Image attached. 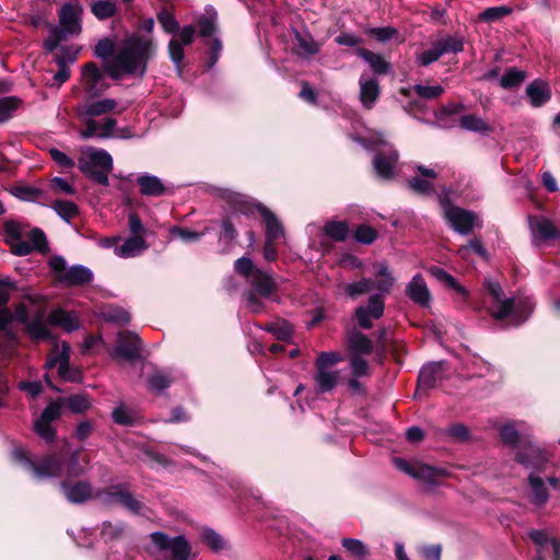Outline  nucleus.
Returning <instances> with one entry per match:
<instances>
[{
	"instance_id": "obj_1",
	"label": "nucleus",
	"mask_w": 560,
	"mask_h": 560,
	"mask_svg": "<svg viewBox=\"0 0 560 560\" xmlns=\"http://www.w3.org/2000/svg\"><path fill=\"white\" fill-rule=\"evenodd\" d=\"M80 453L81 450L72 452L68 462L60 455L52 454L36 463L31 459L25 448L15 447L12 452V457L16 463L30 470L36 479L52 478L63 475L77 478L85 472V468L80 464Z\"/></svg>"
},
{
	"instance_id": "obj_2",
	"label": "nucleus",
	"mask_w": 560,
	"mask_h": 560,
	"mask_svg": "<svg viewBox=\"0 0 560 560\" xmlns=\"http://www.w3.org/2000/svg\"><path fill=\"white\" fill-rule=\"evenodd\" d=\"M485 291L491 298L489 312L498 320L509 316L516 319V325L527 319L533 310L529 299H503V291L498 282L488 280L483 284Z\"/></svg>"
},
{
	"instance_id": "obj_3",
	"label": "nucleus",
	"mask_w": 560,
	"mask_h": 560,
	"mask_svg": "<svg viewBox=\"0 0 560 560\" xmlns=\"http://www.w3.org/2000/svg\"><path fill=\"white\" fill-rule=\"evenodd\" d=\"M485 291L491 298L489 312L498 320L509 316L516 319V325L527 319L533 310L529 299H503V291L498 282L488 280L483 284Z\"/></svg>"
},
{
	"instance_id": "obj_4",
	"label": "nucleus",
	"mask_w": 560,
	"mask_h": 560,
	"mask_svg": "<svg viewBox=\"0 0 560 560\" xmlns=\"http://www.w3.org/2000/svg\"><path fill=\"white\" fill-rule=\"evenodd\" d=\"M221 197L234 213L249 215L257 210L266 222V240L268 242H276L283 237L284 231L281 222L264 205L256 203L247 196L231 190H224Z\"/></svg>"
},
{
	"instance_id": "obj_5",
	"label": "nucleus",
	"mask_w": 560,
	"mask_h": 560,
	"mask_svg": "<svg viewBox=\"0 0 560 560\" xmlns=\"http://www.w3.org/2000/svg\"><path fill=\"white\" fill-rule=\"evenodd\" d=\"M80 7L66 3L59 11V26H55L49 31L48 37L44 40V48L48 52H54L61 42L69 37L78 36L82 31Z\"/></svg>"
},
{
	"instance_id": "obj_6",
	"label": "nucleus",
	"mask_w": 560,
	"mask_h": 560,
	"mask_svg": "<svg viewBox=\"0 0 560 560\" xmlns=\"http://www.w3.org/2000/svg\"><path fill=\"white\" fill-rule=\"evenodd\" d=\"M78 167L90 180L102 186H108V175L114 167L113 158L104 149L90 147L83 151L78 160Z\"/></svg>"
},
{
	"instance_id": "obj_7",
	"label": "nucleus",
	"mask_w": 560,
	"mask_h": 560,
	"mask_svg": "<svg viewBox=\"0 0 560 560\" xmlns=\"http://www.w3.org/2000/svg\"><path fill=\"white\" fill-rule=\"evenodd\" d=\"M152 50L153 44L150 39L135 37L129 39L114 58L125 73L133 74L140 69V73L143 74Z\"/></svg>"
},
{
	"instance_id": "obj_8",
	"label": "nucleus",
	"mask_w": 560,
	"mask_h": 560,
	"mask_svg": "<svg viewBox=\"0 0 560 560\" xmlns=\"http://www.w3.org/2000/svg\"><path fill=\"white\" fill-rule=\"evenodd\" d=\"M234 269L250 285L248 291H254L260 298L268 299L277 292L278 283L273 277L269 272L256 268L250 258H238L234 264Z\"/></svg>"
},
{
	"instance_id": "obj_9",
	"label": "nucleus",
	"mask_w": 560,
	"mask_h": 560,
	"mask_svg": "<svg viewBox=\"0 0 560 560\" xmlns=\"http://www.w3.org/2000/svg\"><path fill=\"white\" fill-rule=\"evenodd\" d=\"M341 361V357L336 352H322L316 361L314 374L315 388L317 393H330L340 381V371L335 369Z\"/></svg>"
},
{
	"instance_id": "obj_10",
	"label": "nucleus",
	"mask_w": 560,
	"mask_h": 560,
	"mask_svg": "<svg viewBox=\"0 0 560 560\" xmlns=\"http://www.w3.org/2000/svg\"><path fill=\"white\" fill-rule=\"evenodd\" d=\"M94 499L100 503L110 506L120 504L132 514H142L144 505L137 500L129 490L128 483H116L104 489H98L94 493Z\"/></svg>"
},
{
	"instance_id": "obj_11",
	"label": "nucleus",
	"mask_w": 560,
	"mask_h": 560,
	"mask_svg": "<svg viewBox=\"0 0 560 560\" xmlns=\"http://www.w3.org/2000/svg\"><path fill=\"white\" fill-rule=\"evenodd\" d=\"M150 538L159 550L170 552L168 560H194L190 558L191 547L183 535L170 537L162 532H154Z\"/></svg>"
},
{
	"instance_id": "obj_12",
	"label": "nucleus",
	"mask_w": 560,
	"mask_h": 560,
	"mask_svg": "<svg viewBox=\"0 0 560 560\" xmlns=\"http://www.w3.org/2000/svg\"><path fill=\"white\" fill-rule=\"evenodd\" d=\"M85 128L80 130V138L83 140L90 138L109 139V138H127L128 136L118 135L116 132L117 120L113 117H106L102 120L94 118H85L83 121Z\"/></svg>"
},
{
	"instance_id": "obj_13",
	"label": "nucleus",
	"mask_w": 560,
	"mask_h": 560,
	"mask_svg": "<svg viewBox=\"0 0 560 560\" xmlns=\"http://www.w3.org/2000/svg\"><path fill=\"white\" fill-rule=\"evenodd\" d=\"M81 84L92 98L100 96L108 88L104 73L94 62H88L82 67Z\"/></svg>"
},
{
	"instance_id": "obj_14",
	"label": "nucleus",
	"mask_w": 560,
	"mask_h": 560,
	"mask_svg": "<svg viewBox=\"0 0 560 560\" xmlns=\"http://www.w3.org/2000/svg\"><path fill=\"white\" fill-rule=\"evenodd\" d=\"M384 310V296L382 294H373L370 296L368 305H360L355 308L354 316L361 328L370 329L373 326L372 320L381 318Z\"/></svg>"
},
{
	"instance_id": "obj_15",
	"label": "nucleus",
	"mask_w": 560,
	"mask_h": 560,
	"mask_svg": "<svg viewBox=\"0 0 560 560\" xmlns=\"http://www.w3.org/2000/svg\"><path fill=\"white\" fill-rule=\"evenodd\" d=\"M448 224L459 234L468 235L475 226H478V217L463 208H448L445 217Z\"/></svg>"
},
{
	"instance_id": "obj_16",
	"label": "nucleus",
	"mask_w": 560,
	"mask_h": 560,
	"mask_svg": "<svg viewBox=\"0 0 560 560\" xmlns=\"http://www.w3.org/2000/svg\"><path fill=\"white\" fill-rule=\"evenodd\" d=\"M398 158V152L390 145L385 144L384 149L373 158V167L376 174L383 179L393 178Z\"/></svg>"
},
{
	"instance_id": "obj_17",
	"label": "nucleus",
	"mask_w": 560,
	"mask_h": 560,
	"mask_svg": "<svg viewBox=\"0 0 560 560\" xmlns=\"http://www.w3.org/2000/svg\"><path fill=\"white\" fill-rule=\"evenodd\" d=\"M417 174L408 179V186L411 190L423 196H430L435 192L433 180L438 177L434 168L423 165L416 166Z\"/></svg>"
},
{
	"instance_id": "obj_18",
	"label": "nucleus",
	"mask_w": 560,
	"mask_h": 560,
	"mask_svg": "<svg viewBox=\"0 0 560 560\" xmlns=\"http://www.w3.org/2000/svg\"><path fill=\"white\" fill-rule=\"evenodd\" d=\"M69 362H70V346L62 341L56 343L51 352L47 357L45 368L51 370L58 366V374L65 380H70L69 376Z\"/></svg>"
},
{
	"instance_id": "obj_19",
	"label": "nucleus",
	"mask_w": 560,
	"mask_h": 560,
	"mask_svg": "<svg viewBox=\"0 0 560 560\" xmlns=\"http://www.w3.org/2000/svg\"><path fill=\"white\" fill-rule=\"evenodd\" d=\"M141 341L138 335L131 331L118 334L117 346L114 349V355L128 361H133L140 357Z\"/></svg>"
},
{
	"instance_id": "obj_20",
	"label": "nucleus",
	"mask_w": 560,
	"mask_h": 560,
	"mask_svg": "<svg viewBox=\"0 0 560 560\" xmlns=\"http://www.w3.org/2000/svg\"><path fill=\"white\" fill-rule=\"evenodd\" d=\"M516 460L524 467L529 468L542 465L547 458L544 451L527 438L516 451Z\"/></svg>"
},
{
	"instance_id": "obj_21",
	"label": "nucleus",
	"mask_w": 560,
	"mask_h": 560,
	"mask_svg": "<svg viewBox=\"0 0 560 560\" xmlns=\"http://www.w3.org/2000/svg\"><path fill=\"white\" fill-rule=\"evenodd\" d=\"M406 295L421 307H428L431 303V292L420 273L415 275L407 283Z\"/></svg>"
},
{
	"instance_id": "obj_22",
	"label": "nucleus",
	"mask_w": 560,
	"mask_h": 560,
	"mask_svg": "<svg viewBox=\"0 0 560 560\" xmlns=\"http://www.w3.org/2000/svg\"><path fill=\"white\" fill-rule=\"evenodd\" d=\"M60 488L67 500L73 504H82L92 497L94 498L91 483L84 480L73 483L61 481Z\"/></svg>"
},
{
	"instance_id": "obj_23",
	"label": "nucleus",
	"mask_w": 560,
	"mask_h": 560,
	"mask_svg": "<svg viewBox=\"0 0 560 560\" xmlns=\"http://www.w3.org/2000/svg\"><path fill=\"white\" fill-rule=\"evenodd\" d=\"M116 106L117 102L114 98H103L78 105L77 114L84 121L85 118H94L112 113Z\"/></svg>"
},
{
	"instance_id": "obj_24",
	"label": "nucleus",
	"mask_w": 560,
	"mask_h": 560,
	"mask_svg": "<svg viewBox=\"0 0 560 560\" xmlns=\"http://www.w3.org/2000/svg\"><path fill=\"white\" fill-rule=\"evenodd\" d=\"M529 228L535 244L559 236L557 228L545 217H530Z\"/></svg>"
},
{
	"instance_id": "obj_25",
	"label": "nucleus",
	"mask_w": 560,
	"mask_h": 560,
	"mask_svg": "<svg viewBox=\"0 0 560 560\" xmlns=\"http://www.w3.org/2000/svg\"><path fill=\"white\" fill-rule=\"evenodd\" d=\"M360 85V101L366 109L374 107L380 97V84L376 79L362 74L359 80Z\"/></svg>"
},
{
	"instance_id": "obj_26",
	"label": "nucleus",
	"mask_w": 560,
	"mask_h": 560,
	"mask_svg": "<svg viewBox=\"0 0 560 560\" xmlns=\"http://www.w3.org/2000/svg\"><path fill=\"white\" fill-rule=\"evenodd\" d=\"M443 362H431L422 366L418 376L419 389H431L443 377Z\"/></svg>"
},
{
	"instance_id": "obj_27",
	"label": "nucleus",
	"mask_w": 560,
	"mask_h": 560,
	"mask_svg": "<svg viewBox=\"0 0 560 560\" xmlns=\"http://www.w3.org/2000/svg\"><path fill=\"white\" fill-rule=\"evenodd\" d=\"M526 95L533 107H541L550 101L551 89L546 81L536 79L527 85Z\"/></svg>"
},
{
	"instance_id": "obj_28",
	"label": "nucleus",
	"mask_w": 560,
	"mask_h": 560,
	"mask_svg": "<svg viewBox=\"0 0 560 560\" xmlns=\"http://www.w3.org/2000/svg\"><path fill=\"white\" fill-rule=\"evenodd\" d=\"M149 247L147 241L141 235L129 236L124 243L115 247V254L121 258L136 257L147 250Z\"/></svg>"
},
{
	"instance_id": "obj_29",
	"label": "nucleus",
	"mask_w": 560,
	"mask_h": 560,
	"mask_svg": "<svg viewBox=\"0 0 560 560\" xmlns=\"http://www.w3.org/2000/svg\"><path fill=\"white\" fill-rule=\"evenodd\" d=\"M137 185L140 192L147 197H161L166 191L163 182L158 176L147 173L137 177Z\"/></svg>"
},
{
	"instance_id": "obj_30",
	"label": "nucleus",
	"mask_w": 560,
	"mask_h": 560,
	"mask_svg": "<svg viewBox=\"0 0 560 560\" xmlns=\"http://www.w3.org/2000/svg\"><path fill=\"white\" fill-rule=\"evenodd\" d=\"M92 280L93 272L82 265L69 267L65 275L61 276V282L68 285H83L90 283Z\"/></svg>"
},
{
	"instance_id": "obj_31",
	"label": "nucleus",
	"mask_w": 560,
	"mask_h": 560,
	"mask_svg": "<svg viewBox=\"0 0 560 560\" xmlns=\"http://www.w3.org/2000/svg\"><path fill=\"white\" fill-rule=\"evenodd\" d=\"M357 55L362 58L376 74H386L390 71L392 65L380 54L373 52L366 48H358Z\"/></svg>"
},
{
	"instance_id": "obj_32",
	"label": "nucleus",
	"mask_w": 560,
	"mask_h": 560,
	"mask_svg": "<svg viewBox=\"0 0 560 560\" xmlns=\"http://www.w3.org/2000/svg\"><path fill=\"white\" fill-rule=\"evenodd\" d=\"M348 347L351 354H358L360 357L371 354L373 351L372 340L358 330L349 332Z\"/></svg>"
},
{
	"instance_id": "obj_33",
	"label": "nucleus",
	"mask_w": 560,
	"mask_h": 560,
	"mask_svg": "<svg viewBox=\"0 0 560 560\" xmlns=\"http://www.w3.org/2000/svg\"><path fill=\"white\" fill-rule=\"evenodd\" d=\"M48 323L52 326H60L68 332L79 328V322L77 317L72 313L61 308L52 310L49 313Z\"/></svg>"
},
{
	"instance_id": "obj_34",
	"label": "nucleus",
	"mask_w": 560,
	"mask_h": 560,
	"mask_svg": "<svg viewBox=\"0 0 560 560\" xmlns=\"http://www.w3.org/2000/svg\"><path fill=\"white\" fill-rule=\"evenodd\" d=\"M429 273L434 277L438 281L445 284L446 287L453 289L456 293L463 296L464 300L468 298V291L460 285L456 279L446 272L443 268L439 266H431L428 268Z\"/></svg>"
},
{
	"instance_id": "obj_35",
	"label": "nucleus",
	"mask_w": 560,
	"mask_h": 560,
	"mask_svg": "<svg viewBox=\"0 0 560 560\" xmlns=\"http://www.w3.org/2000/svg\"><path fill=\"white\" fill-rule=\"evenodd\" d=\"M528 482L532 490V503L537 506H542L549 499L548 489L541 477L530 474Z\"/></svg>"
},
{
	"instance_id": "obj_36",
	"label": "nucleus",
	"mask_w": 560,
	"mask_h": 560,
	"mask_svg": "<svg viewBox=\"0 0 560 560\" xmlns=\"http://www.w3.org/2000/svg\"><path fill=\"white\" fill-rule=\"evenodd\" d=\"M296 54L301 57H310L319 51L320 45L308 33H295Z\"/></svg>"
},
{
	"instance_id": "obj_37",
	"label": "nucleus",
	"mask_w": 560,
	"mask_h": 560,
	"mask_svg": "<svg viewBox=\"0 0 560 560\" xmlns=\"http://www.w3.org/2000/svg\"><path fill=\"white\" fill-rule=\"evenodd\" d=\"M217 11L213 7H207L205 13L198 19L199 35L211 37L217 31Z\"/></svg>"
},
{
	"instance_id": "obj_38",
	"label": "nucleus",
	"mask_w": 560,
	"mask_h": 560,
	"mask_svg": "<svg viewBox=\"0 0 560 560\" xmlns=\"http://www.w3.org/2000/svg\"><path fill=\"white\" fill-rule=\"evenodd\" d=\"M25 327L27 334L35 340H47L51 337L42 313L36 314L34 319L30 320Z\"/></svg>"
},
{
	"instance_id": "obj_39",
	"label": "nucleus",
	"mask_w": 560,
	"mask_h": 560,
	"mask_svg": "<svg viewBox=\"0 0 560 560\" xmlns=\"http://www.w3.org/2000/svg\"><path fill=\"white\" fill-rule=\"evenodd\" d=\"M499 433L502 442L516 451L524 443V440L527 439V436L520 435L513 422L502 425Z\"/></svg>"
},
{
	"instance_id": "obj_40",
	"label": "nucleus",
	"mask_w": 560,
	"mask_h": 560,
	"mask_svg": "<svg viewBox=\"0 0 560 560\" xmlns=\"http://www.w3.org/2000/svg\"><path fill=\"white\" fill-rule=\"evenodd\" d=\"M327 236L336 242H345L350 235V229L345 221H329L324 226Z\"/></svg>"
},
{
	"instance_id": "obj_41",
	"label": "nucleus",
	"mask_w": 560,
	"mask_h": 560,
	"mask_svg": "<svg viewBox=\"0 0 560 560\" xmlns=\"http://www.w3.org/2000/svg\"><path fill=\"white\" fill-rule=\"evenodd\" d=\"M435 43L442 56L450 52L457 54L464 50V37L460 35H446Z\"/></svg>"
},
{
	"instance_id": "obj_42",
	"label": "nucleus",
	"mask_w": 560,
	"mask_h": 560,
	"mask_svg": "<svg viewBox=\"0 0 560 560\" xmlns=\"http://www.w3.org/2000/svg\"><path fill=\"white\" fill-rule=\"evenodd\" d=\"M447 475V471L443 468H436L421 464L417 465L413 478L427 481L429 483H435L438 477H446Z\"/></svg>"
},
{
	"instance_id": "obj_43",
	"label": "nucleus",
	"mask_w": 560,
	"mask_h": 560,
	"mask_svg": "<svg viewBox=\"0 0 560 560\" xmlns=\"http://www.w3.org/2000/svg\"><path fill=\"white\" fill-rule=\"evenodd\" d=\"M513 9L509 5L491 7L483 10L479 15L478 20L485 23H493L501 21L505 16L510 15Z\"/></svg>"
},
{
	"instance_id": "obj_44",
	"label": "nucleus",
	"mask_w": 560,
	"mask_h": 560,
	"mask_svg": "<svg viewBox=\"0 0 560 560\" xmlns=\"http://www.w3.org/2000/svg\"><path fill=\"white\" fill-rule=\"evenodd\" d=\"M527 78V74L523 70L517 68H509L500 79V85L503 89L518 88Z\"/></svg>"
},
{
	"instance_id": "obj_45",
	"label": "nucleus",
	"mask_w": 560,
	"mask_h": 560,
	"mask_svg": "<svg viewBox=\"0 0 560 560\" xmlns=\"http://www.w3.org/2000/svg\"><path fill=\"white\" fill-rule=\"evenodd\" d=\"M91 11L98 20L113 18L117 12L116 1L98 0L92 4Z\"/></svg>"
},
{
	"instance_id": "obj_46",
	"label": "nucleus",
	"mask_w": 560,
	"mask_h": 560,
	"mask_svg": "<svg viewBox=\"0 0 560 560\" xmlns=\"http://www.w3.org/2000/svg\"><path fill=\"white\" fill-rule=\"evenodd\" d=\"M51 208L56 211V213L65 220L67 223L71 221L74 217L79 214L78 206L69 200H56Z\"/></svg>"
},
{
	"instance_id": "obj_47",
	"label": "nucleus",
	"mask_w": 560,
	"mask_h": 560,
	"mask_svg": "<svg viewBox=\"0 0 560 560\" xmlns=\"http://www.w3.org/2000/svg\"><path fill=\"white\" fill-rule=\"evenodd\" d=\"M126 523L118 522L113 524L112 522H103L101 535L106 541L119 539L126 532Z\"/></svg>"
},
{
	"instance_id": "obj_48",
	"label": "nucleus",
	"mask_w": 560,
	"mask_h": 560,
	"mask_svg": "<svg viewBox=\"0 0 560 560\" xmlns=\"http://www.w3.org/2000/svg\"><path fill=\"white\" fill-rule=\"evenodd\" d=\"M373 281L369 278H362L359 281L348 283L345 287V293L351 298L357 299L372 290Z\"/></svg>"
},
{
	"instance_id": "obj_49",
	"label": "nucleus",
	"mask_w": 560,
	"mask_h": 560,
	"mask_svg": "<svg viewBox=\"0 0 560 560\" xmlns=\"http://www.w3.org/2000/svg\"><path fill=\"white\" fill-rule=\"evenodd\" d=\"M67 407L74 413H83L91 407V400L88 395H71L63 399Z\"/></svg>"
},
{
	"instance_id": "obj_50",
	"label": "nucleus",
	"mask_w": 560,
	"mask_h": 560,
	"mask_svg": "<svg viewBox=\"0 0 560 560\" xmlns=\"http://www.w3.org/2000/svg\"><path fill=\"white\" fill-rule=\"evenodd\" d=\"M341 545L357 560H363L369 553L368 547L359 539L343 538Z\"/></svg>"
},
{
	"instance_id": "obj_51",
	"label": "nucleus",
	"mask_w": 560,
	"mask_h": 560,
	"mask_svg": "<svg viewBox=\"0 0 560 560\" xmlns=\"http://www.w3.org/2000/svg\"><path fill=\"white\" fill-rule=\"evenodd\" d=\"M462 128L475 131V132H487L490 130L488 124L476 115H465L460 118Z\"/></svg>"
},
{
	"instance_id": "obj_52",
	"label": "nucleus",
	"mask_w": 560,
	"mask_h": 560,
	"mask_svg": "<svg viewBox=\"0 0 560 560\" xmlns=\"http://www.w3.org/2000/svg\"><path fill=\"white\" fill-rule=\"evenodd\" d=\"M21 101L14 96L0 98V124L8 121L18 109Z\"/></svg>"
},
{
	"instance_id": "obj_53",
	"label": "nucleus",
	"mask_w": 560,
	"mask_h": 560,
	"mask_svg": "<svg viewBox=\"0 0 560 560\" xmlns=\"http://www.w3.org/2000/svg\"><path fill=\"white\" fill-rule=\"evenodd\" d=\"M265 330L275 335L279 340H288L293 334L292 326L287 322L270 323L265 327Z\"/></svg>"
},
{
	"instance_id": "obj_54",
	"label": "nucleus",
	"mask_w": 560,
	"mask_h": 560,
	"mask_svg": "<svg viewBox=\"0 0 560 560\" xmlns=\"http://www.w3.org/2000/svg\"><path fill=\"white\" fill-rule=\"evenodd\" d=\"M168 52L172 61L174 62L178 75H182L183 66L182 62L185 57L184 46L180 45L178 39H171L168 43Z\"/></svg>"
},
{
	"instance_id": "obj_55",
	"label": "nucleus",
	"mask_w": 560,
	"mask_h": 560,
	"mask_svg": "<svg viewBox=\"0 0 560 560\" xmlns=\"http://www.w3.org/2000/svg\"><path fill=\"white\" fill-rule=\"evenodd\" d=\"M112 418L114 422L117 424L133 425L137 416L132 410H129L125 408L122 405H120L113 410Z\"/></svg>"
},
{
	"instance_id": "obj_56",
	"label": "nucleus",
	"mask_w": 560,
	"mask_h": 560,
	"mask_svg": "<svg viewBox=\"0 0 560 560\" xmlns=\"http://www.w3.org/2000/svg\"><path fill=\"white\" fill-rule=\"evenodd\" d=\"M79 52L80 48L74 45L61 46L55 56V61L56 63L63 61V63L69 67L70 63L75 62Z\"/></svg>"
},
{
	"instance_id": "obj_57",
	"label": "nucleus",
	"mask_w": 560,
	"mask_h": 560,
	"mask_svg": "<svg viewBox=\"0 0 560 560\" xmlns=\"http://www.w3.org/2000/svg\"><path fill=\"white\" fill-rule=\"evenodd\" d=\"M244 300L246 308L253 314H261L266 310L265 303L261 301L260 296L254 291H245Z\"/></svg>"
},
{
	"instance_id": "obj_58",
	"label": "nucleus",
	"mask_w": 560,
	"mask_h": 560,
	"mask_svg": "<svg viewBox=\"0 0 560 560\" xmlns=\"http://www.w3.org/2000/svg\"><path fill=\"white\" fill-rule=\"evenodd\" d=\"M172 383L173 378L161 372H155L148 378L149 387L155 392H162L166 389L171 386Z\"/></svg>"
},
{
	"instance_id": "obj_59",
	"label": "nucleus",
	"mask_w": 560,
	"mask_h": 560,
	"mask_svg": "<svg viewBox=\"0 0 560 560\" xmlns=\"http://www.w3.org/2000/svg\"><path fill=\"white\" fill-rule=\"evenodd\" d=\"M383 277L381 280L376 281L375 288L378 290V294H387L392 290L395 279L392 277L387 266L383 265L377 273Z\"/></svg>"
},
{
	"instance_id": "obj_60",
	"label": "nucleus",
	"mask_w": 560,
	"mask_h": 560,
	"mask_svg": "<svg viewBox=\"0 0 560 560\" xmlns=\"http://www.w3.org/2000/svg\"><path fill=\"white\" fill-rule=\"evenodd\" d=\"M201 537L203 542H206L215 552L224 548L223 538L211 528H206L202 532Z\"/></svg>"
},
{
	"instance_id": "obj_61",
	"label": "nucleus",
	"mask_w": 560,
	"mask_h": 560,
	"mask_svg": "<svg viewBox=\"0 0 560 560\" xmlns=\"http://www.w3.org/2000/svg\"><path fill=\"white\" fill-rule=\"evenodd\" d=\"M377 236V232L366 224H361L355 229L354 238L361 244H372Z\"/></svg>"
},
{
	"instance_id": "obj_62",
	"label": "nucleus",
	"mask_w": 560,
	"mask_h": 560,
	"mask_svg": "<svg viewBox=\"0 0 560 560\" xmlns=\"http://www.w3.org/2000/svg\"><path fill=\"white\" fill-rule=\"evenodd\" d=\"M350 368L354 377L366 376L370 372L368 361L358 354H351Z\"/></svg>"
},
{
	"instance_id": "obj_63",
	"label": "nucleus",
	"mask_w": 560,
	"mask_h": 560,
	"mask_svg": "<svg viewBox=\"0 0 560 560\" xmlns=\"http://www.w3.org/2000/svg\"><path fill=\"white\" fill-rule=\"evenodd\" d=\"M34 431L48 443L52 442L56 438V430L50 422H42V420L37 419L34 422Z\"/></svg>"
},
{
	"instance_id": "obj_64",
	"label": "nucleus",
	"mask_w": 560,
	"mask_h": 560,
	"mask_svg": "<svg viewBox=\"0 0 560 560\" xmlns=\"http://www.w3.org/2000/svg\"><path fill=\"white\" fill-rule=\"evenodd\" d=\"M158 20L162 27L164 28V31L168 34H174L179 30V24L177 20L171 12L166 10H163L159 13Z\"/></svg>"
}]
</instances>
